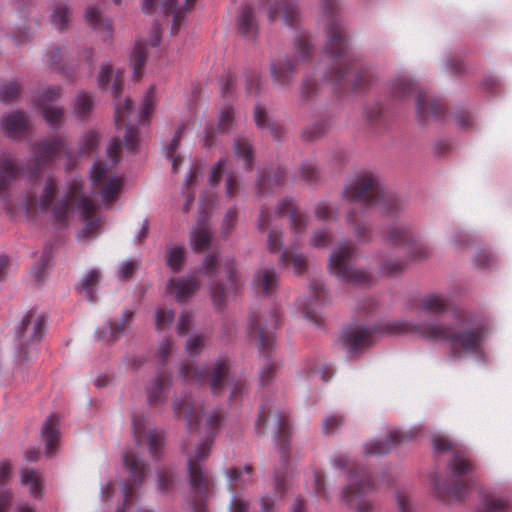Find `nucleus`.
<instances>
[{
    "mask_svg": "<svg viewBox=\"0 0 512 512\" xmlns=\"http://www.w3.org/2000/svg\"><path fill=\"white\" fill-rule=\"evenodd\" d=\"M21 484L30 486V494L34 498H41L43 486L39 476L32 469H24L22 471Z\"/></svg>",
    "mask_w": 512,
    "mask_h": 512,
    "instance_id": "obj_49",
    "label": "nucleus"
},
{
    "mask_svg": "<svg viewBox=\"0 0 512 512\" xmlns=\"http://www.w3.org/2000/svg\"><path fill=\"white\" fill-rule=\"evenodd\" d=\"M173 410L176 417H184L190 431L197 429L203 411V405L200 401L193 399L191 396L176 398L173 401Z\"/></svg>",
    "mask_w": 512,
    "mask_h": 512,
    "instance_id": "obj_24",
    "label": "nucleus"
},
{
    "mask_svg": "<svg viewBox=\"0 0 512 512\" xmlns=\"http://www.w3.org/2000/svg\"><path fill=\"white\" fill-rule=\"evenodd\" d=\"M253 286L258 293L270 295L278 286V276L274 268L259 269L253 279Z\"/></svg>",
    "mask_w": 512,
    "mask_h": 512,
    "instance_id": "obj_34",
    "label": "nucleus"
},
{
    "mask_svg": "<svg viewBox=\"0 0 512 512\" xmlns=\"http://www.w3.org/2000/svg\"><path fill=\"white\" fill-rule=\"evenodd\" d=\"M434 488L437 497L442 501H460L467 494L469 484L462 480L436 479Z\"/></svg>",
    "mask_w": 512,
    "mask_h": 512,
    "instance_id": "obj_27",
    "label": "nucleus"
},
{
    "mask_svg": "<svg viewBox=\"0 0 512 512\" xmlns=\"http://www.w3.org/2000/svg\"><path fill=\"white\" fill-rule=\"evenodd\" d=\"M211 238L212 235L206 220L199 221L190 235L193 250L200 252L207 249L211 243Z\"/></svg>",
    "mask_w": 512,
    "mask_h": 512,
    "instance_id": "obj_37",
    "label": "nucleus"
},
{
    "mask_svg": "<svg viewBox=\"0 0 512 512\" xmlns=\"http://www.w3.org/2000/svg\"><path fill=\"white\" fill-rule=\"evenodd\" d=\"M134 439L140 445L146 438L149 453L152 458L160 459L159 452L164 447V434L157 429H151L146 432V419L143 415H134L132 417Z\"/></svg>",
    "mask_w": 512,
    "mask_h": 512,
    "instance_id": "obj_20",
    "label": "nucleus"
},
{
    "mask_svg": "<svg viewBox=\"0 0 512 512\" xmlns=\"http://www.w3.org/2000/svg\"><path fill=\"white\" fill-rule=\"evenodd\" d=\"M123 84L124 72L118 70L112 85V93L115 99V123L119 131L124 130V146L128 150L134 151L139 143V131L130 119L132 114V102L129 98L125 99L123 104L117 101V98L122 92Z\"/></svg>",
    "mask_w": 512,
    "mask_h": 512,
    "instance_id": "obj_12",
    "label": "nucleus"
},
{
    "mask_svg": "<svg viewBox=\"0 0 512 512\" xmlns=\"http://www.w3.org/2000/svg\"><path fill=\"white\" fill-rule=\"evenodd\" d=\"M69 19H70L69 8L63 3L57 4L52 12V16H51L52 24L58 30H64L68 27Z\"/></svg>",
    "mask_w": 512,
    "mask_h": 512,
    "instance_id": "obj_51",
    "label": "nucleus"
},
{
    "mask_svg": "<svg viewBox=\"0 0 512 512\" xmlns=\"http://www.w3.org/2000/svg\"><path fill=\"white\" fill-rule=\"evenodd\" d=\"M253 468L251 465H245L243 469L232 467L227 471L231 489L236 490L238 487H244L252 481Z\"/></svg>",
    "mask_w": 512,
    "mask_h": 512,
    "instance_id": "obj_44",
    "label": "nucleus"
},
{
    "mask_svg": "<svg viewBox=\"0 0 512 512\" xmlns=\"http://www.w3.org/2000/svg\"><path fill=\"white\" fill-rule=\"evenodd\" d=\"M123 462L130 473V479L124 483L122 491L124 495V503L116 512H128L131 508L136 491L144 483L145 477L149 472V465L141 461L132 451H127L123 455ZM137 512H150L149 510L139 508Z\"/></svg>",
    "mask_w": 512,
    "mask_h": 512,
    "instance_id": "obj_14",
    "label": "nucleus"
},
{
    "mask_svg": "<svg viewBox=\"0 0 512 512\" xmlns=\"http://www.w3.org/2000/svg\"><path fill=\"white\" fill-rule=\"evenodd\" d=\"M414 91L417 93V112L422 121L439 120L444 116L445 104L440 99L432 98L425 91L419 89L407 76H398L391 86V93L397 99H404Z\"/></svg>",
    "mask_w": 512,
    "mask_h": 512,
    "instance_id": "obj_8",
    "label": "nucleus"
},
{
    "mask_svg": "<svg viewBox=\"0 0 512 512\" xmlns=\"http://www.w3.org/2000/svg\"><path fill=\"white\" fill-rule=\"evenodd\" d=\"M184 264V249L174 245L167 251V265L173 272H179Z\"/></svg>",
    "mask_w": 512,
    "mask_h": 512,
    "instance_id": "obj_53",
    "label": "nucleus"
},
{
    "mask_svg": "<svg viewBox=\"0 0 512 512\" xmlns=\"http://www.w3.org/2000/svg\"><path fill=\"white\" fill-rule=\"evenodd\" d=\"M279 265L284 268L292 265L294 272L300 275L307 270L308 260L303 254L292 253L290 250L286 249L280 254Z\"/></svg>",
    "mask_w": 512,
    "mask_h": 512,
    "instance_id": "obj_41",
    "label": "nucleus"
},
{
    "mask_svg": "<svg viewBox=\"0 0 512 512\" xmlns=\"http://www.w3.org/2000/svg\"><path fill=\"white\" fill-rule=\"evenodd\" d=\"M254 117L259 128H268L275 140L282 139L285 134L284 128L279 123L271 121L266 110L259 104L255 106Z\"/></svg>",
    "mask_w": 512,
    "mask_h": 512,
    "instance_id": "obj_39",
    "label": "nucleus"
},
{
    "mask_svg": "<svg viewBox=\"0 0 512 512\" xmlns=\"http://www.w3.org/2000/svg\"><path fill=\"white\" fill-rule=\"evenodd\" d=\"M271 425L277 434L279 441V454L281 458V468L275 471L274 486L275 492L282 497L288 488V440L290 436L289 416L285 412L273 410L269 402H265L260 406L258 418L256 420V432L259 435L265 433L266 427Z\"/></svg>",
    "mask_w": 512,
    "mask_h": 512,
    "instance_id": "obj_6",
    "label": "nucleus"
},
{
    "mask_svg": "<svg viewBox=\"0 0 512 512\" xmlns=\"http://www.w3.org/2000/svg\"><path fill=\"white\" fill-rule=\"evenodd\" d=\"M161 40V28L159 24H155L152 28L151 34L146 41L138 40L131 53V65L133 68L132 78L134 81H139L143 75V68L146 64L148 52L147 46L156 47Z\"/></svg>",
    "mask_w": 512,
    "mask_h": 512,
    "instance_id": "obj_21",
    "label": "nucleus"
},
{
    "mask_svg": "<svg viewBox=\"0 0 512 512\" xmlns=\"http://www.w3.org/2000/svg\"><path fill=\"white\" fill-rule=\"evenodd\" d=\"M448 467L455 476L467 475L474 469L473 463L464 452H455Z\"/></svg>",
    "mask_w": 512,
    "mask_h": 512,
    "instance_id": "obj_45",
    "label": "nucleus"
},
{
    "mask_svg": "<svg viewBox=\"0 0 512 512\" xmlns=\"http://www.w3.org/2000/svg\"><path fill=\"white\" fill-rule=\"evenodd\" d=\"M184 130H185V125H179L171 143L167 147L166 155H167V158L172 161L173 173L178 172L179 167L183 162V158L180 155L175 156V152L179 146V143L181 141L182 134H183Z\"/></svg>",
    "mask_w": 512,
    "mask_h": 512,
    "instance_id": "obj_48",
    "label": "nucleus"
},
{
    "mask_svg": "<svg viewBox=\"0 0 512 512\" xmlns=\"http://www.w3.org/2000/svg\"><path fill=\"white\" fill-rule=\"evenodd\" d=\"M197 0H186L185 7H178L176 5V0H163L160 6L162 13L165 16H172V27L171 33L177 34L180 30L185 13L194 8V5Z\"/></svg>",
    "mask_w": 512,
    "mask_h": 512,
    "instance_id": "obj_33",
    "label": "nucleus"
},
{
    "mask_svg": "<svg viewBox=\"0 0 512 512\" xmlns=\"http://www.w3.org/2000/svg\"><path fill=\"white\" fill-rule=\"evenodd\" d=\"M230 360H217L210 372L196 366L194 363L183 364L180 367V374L185 380L190 382H201L209 380L210 389L214 394H218L224 387L225 380L230 371Z\"/></svg>",
    "mask_w": 512,
    "mask_h": 512,
    "instance_id": "obj_15",
    "label": "nucleus"
},
{
    "mask_svg": "<svg viewBox=\"0 0 512 512\" xmlns=\"http://www.w3.org/2000/svg\"><path fill=\"white\" fill-rule=\"evenodd\" d=\"M46 319L44 315L29 311L22 319L17 330L21 350L23 346L38 343L45 332Z\"/></svg>",
    "mask_w": 512,
    "mask_h": 512,
    "instance_id": "obj_19",
    "label": "nucleus"
},
{
    "mask_svg": "<svg viewBox=\"0 0 512 512\" xmlns=\"http://www.w3.org/2000/svg\"><path fill=\"white\" fill-rule=\"evenodd\" d=\"M338 209L333 207L327 201H320L316 204L314 209L315 217L322 221H329L336 217Z\"/></svg>",
    "mask_w": 512,
    "mask_h": 512,
    "instance_id": "obj_56",
    "label": "nucleus"
},
{
    "mask_svg": "<svg viewBox=\"0 0 512 512\" xmlns=\"http://www.w3.org/2000/svg\"><path fill=\"white\" fill-rule=\"evenodd\" d=\"M346 221L353 228L355 237L359 242H369L371 240L370 228L358 220L354 210L348 212Z\"/></svg>",
    "mask_w": 512,
    "mask_h": 512,
    "instance_id": "obj_47",
    "label": "nucleus"
},
{
    "mask_svg": "<svg viewBox=\"0 0 512 512\" xmlns=\"http://www.w3.org/2000/svg\"><path fill=\"white\" fill-rule=\"evenodd\" d=\"M91 181L95 191H97L105 205H111L120 194L122 179L117 176H107V166L99 161L95 162L91 169Z\"/></svg>",
    "mask_w": 512,
    "mask_h": 512,
    "instance_id": "obj_18",
    "label": "nucleus"
},
{
    "mask_svg": "<svg viewBox=\"0 0 512 512\" xmlns=\"http://www.w3.org/2000/svg\"><path fill=\"white\" fill-rule=\"evenodd\" d=\"M100 278V272L96 269H92L82 278L80 284L76 288L81 293H84L90 302H95V291Z\"/></svg>",
    "mask_w": 512,
    "mask_h": 512,
    "instance_id": "obj_43",
    "label": "nucleus"
},
{
    "mask_svg": "<svg viewBox=\"0 0 512 512\" xmlns=\"http://www.w3.org/2000/svg\"><path fill=\"white\" fill-rule=\"evenodd\" d=\"M283 246V233L281 229H272L268 234L267 248L270 253H278Z\"/></svg>",
    "mask_w": 512,
    "mask_h": 512,
    "instance_id": "obj_64",
    "label": "nucleus"
},
{
    "mask_svg": "<svg viewBox=\"0 0 512 512\" xmlns=\"http://www.w3.org/2000/svg\"><path fill=\"white\" fill-rule=\"evenodd\" d=\"M269 2L268 17L270 22H274L280 17L289 27L297 25L300 14L296 0H269Z\"/></svg>",
    "mask_w": 512,
    "mask_h": 512,
    "instance_id": "obj_25",
    "label": "nucleus"
},
{
    "mask_svg": "<svg viewBox=\"0 0 512 512\" xmlns=\"http://www.w3.org/2000/svg\"><path fill=\"white\" fill-rule=\"evenodd\" d=\"M478 512H508V504L493 495H486Z\"/></svg>",
    "mask_w": 512,
    "mask_h": 512,
    "instance_id": "obj_54",
    "label": "nucleus"
},
{
    "mask_svg": "<svg viewBox=\"0 0 512 512\" xmlns=\"http://www.w3.org/2000/svg\"><path fill=\"white\" fill-rule=\"evenodd\" d=\"M384 331L388 334L417 332L430 340L447 341L450 343L452 356L457 358L462 354H474L480 351L487 334V326L483 323L468 324L462 318L451 325L438 321L424 323L395 321L387 323Z\"/></svg>",
    "mask_w": 512,
    "mask_h": 512,
    "instance_id": "obj_2",
    "label": "nucleus"
},
{
    "mask_svg": "<svg viewBox=\"0 0 512 512\" xmlns=\"http://www.w3.org/2000/svg\"><path fill=\"white\" fill-rule=\"evenodd\" d=\"M20 94V86L17 82L10 81L0 85V101L8 103L15 100Z\"/></svg>",
    "mask_w": 512,
    "mask_h": 512,
    "instance_id": "obj_58",
    "label": "nucleus"
},
{
    "mask_svg": "<svg viewBox=\"0 0 512 512\" xmlns=\"http://www.w3.org/2000/svg\"><path fill=\"white\" fill-rule=\"evenodd\" d=\"M384 242L393 247H403L406 257L412 260L427 259L431 254L429 248L418 241L406 226H391L385 233Z\"/></svg>",
    "mask_w": 512,
    "mask_h": 512,
    "instance_id": "obj_16",
    "label": "nucleus"
},
{
    "mask_svg": "<svg viewBox=\"0 0 512 512\" xmlns=\"http://www.w3.org/2000/svg\"><path fill=\"white\" fill-rule=\"evenodd\" d=\"M199 278L191 275L183 278H172L167 283L166 289L169 295L178 302H186L199 288Z\"/></svg>",
    "mask_w": 512,
    "mask_h": 512,
    "instance_id": "obj_29",
    "label": "nucleus"
},
{
    "mask_svg": "<svg viewBox=\"0 0 512 512\" xmlns=\"http://www.w3.org/2000/svg\"><path fill=\"white\" fill-rule=\"evenodd\" d=\"M234 121V111L230 106H225L220 112V119L218 122L217 130L220 133H226L232 127Z\"/></svg>",
    "mask_w": 512,
    "mask_h": 512,
    "instance_id": "obj_62",
    "label": "nucleus"
},
{
    "mask_svg": "<svg viewBox=\"0 0 512 512\" xmlns=\"http://www.w3.org/2000/svg\"><path fill=\"white\" fill-rule=\"evenodd\" d=\"M411 438L412 435L410 433L393 431L385 441H373L366 443L364 446V453L375 456L385 455L390 452L392 447L408 441Z\"/></svg>",
    "mask_w": 512,
    "mask_h": 512,
    "instance_id": "obj_32",
    "label": "nucleus"
},
{
    "mask_svg": "<svg viewBox=\"0 0 512 512\" xmlns=\"http://www.w3.org/2000/svg\"><path fill=\"white\" fill-rule=\"evenodd\" d=\"M357 248L351 242L339 244L332 252L329 259L330 272L341 281L351 285H368L371 283V274L351 265L356 256Z\"/></svg>",
    "mask_w": 512,
    "mask_h": 512,
    "instance_id": "obj_9",
    "label": "nucleus"
},
{
    "mask_svg": "<svg viewBox=\"0 0 512 512\" xmlns=\"http://www.w3.org/2000/svg\"><path fill=\"white\" fill-rule=\"evenodd\" d=\"M171 384L172 376L166 371L159 372L155 379L146 386L148 404L151 406L164 404Z\"/></svg>",
    "mask_w": 512,
    "mask_h": 512,
    "instance_id": "obj_30",
    "label": "nucleus"
},
{
    "mask_svg": "<svg viewBox=\"0 0 512 512\" xmlns=\"http://www.w3.org/2000/svg\"><path fill=\"white\" fill-rule=\"evenodd\" d=\"M210 290L213 304L221 309L226 300V288L222 283L214 280L211 284Z\"/></svg>",
    "mask_w": 512,
    "mask_h": 512,
    "instance_id": "obj_63",
    "label": "nucleus"
},
{
    "mask_svg": "<svg viewBox=\"0 0 512 512\" xmlns=\"http://www.w3.org/2000/svg\"><path fill=\"white\" fill-rule=\"evenodd\" d=\"M82 184L78 181H73L69 186V191L65 198L59 200L52 209V213L59 223H64L66 215L69 210V202L75 200L78 210L81 212L84 219H90L94 216L96 207L94 202L81 194Z\"/></svg>",
    "mask_w": 512,
    "mask_h": 512,
    "instance_id": "obj_17",
    "label": "nucleus"
},
{
    "mask_svg": "<svg viewBox=\"0 0 512 512\" xmlns=\"http://www.w3.org/2000/svg\"><path fill=\"white\" fill-rule=\"evenodd\" d=\"M56 194V183L52 176H48L45 180V186L39 199L40 208L47 210L55 197Z\"/></svg>",
    "mask_w": 512,
    "mask_h": 512,
    "instance_id": "obj_52",
    "label": "nucleus"
},
{
    "mask_svg": "<svg viewBox=\"0 0 512 512\" xmlns=\"http://www.w3.org/2000/svg\"><path fill=\"white\" fill-rule=\"evenodd\" d=\"M1 126L8 138L20 139L30 129L31 122L25 112L14 111L2 117Z\"/></svg>",
    "mask_w": 512,
    "mask_h": 512,
    "instance_id": "obj_26",
    "label": "nucleus"
},
{
    "mask_svg": "<svg viewBox=\"0 0 512 512\" xmlns=\"http://www.w3.org/2000/svg\"><path fill=\"white\" fill-rule=\"evenodd\" d=\"M66 147V141L61 136H53L36 141L32 145L33 157L23 167L10 155H0V193L8 190L12 181L25 174L32 182H37L43 171L57 158Z\"/></svg>",
    "mask_w": 512,
    "mask_h": 512,
    "instance_id": "obj_3",
    "label": "nucleus"
},
{
    "mask_svg": "<svg viewBox=\"0 0 512 512\" xmlns=\"http://www.w3.org/2000/svg\"><path fill=\"white\" fill-rule=\"evenodd\" d=\"M222 419L223 416L219 411H213L206 420L208 432L206 440L198 445L194 453H187L189 483L193 493V499L191 501L193 512H207L205 500L210 491V481L204 475L199 462L206 460L209 456L215 433Z\"/></svg>",
    "mask_w": 512,
    "mask_h": 512,
    "instance_id": "obj_5",
    "label": "nucleus"
},
{
    "mask_svg": "<svg viewBox=\"0 0 512 512\" xmlns=\"http://www.w3.org/2000/svg\"><path fill=\"white\" fill-rule=\"evenodd\" d=\"M234 153L238 160L243 161L246 169L251 170L253 165V150L249 141L245 138L238 137L234 142Z\"/></svg>",
    "mask_w": 512,
    "mask_h": 512,
    "instance_id": "obj_46",
    "label": "nucleus"
},
{
    "mask_svg": "<svg viewBox=\"0 0 512 512\" xmlns=\"http://www.w3.org/2000/svg\"><path fill=\"white\" fill-rule=\"evenodd\" d=\"M372 340V331L363 327L348 329L341 336L343 346L351 354L370 347Z\"/></svg>",
    "mask_w": 512,
    "mask_h": 512,
    "instance_id": "obj_28",
    "label": "nucleus"
},
{
    "mask_svg": "<svg viewBox=\"0 0 512 512\" xmlns=\"http://www.w3.org/2000/svg\"><path fill=\"white\" fill-rule=\"evenodd\" d=\"M238 30L248 39H254L258 32L254 11L248 5L241 8L240 15L238 16Z\"/></svg>",
    "mask_w": 512,
    "mask_h": 512,
    "instance_id": "obj_38",
    "label": "nucleus"
},
{
    "mask_svg": "<svg viewBox=\"0 0 512 512\" xmlns=\"http://www.w3.org/2000/svg\"><path fill=\"white\" fill-rule=\"evenodd\" d=\"M48 63L51 68L59 72H65L66 65L64 63V50L60 47H53L47 54Z\"/></svg>",
    "mask_w": 512,
    "mask_h": 512,
    "instance_id": "obj_57",
    "label": "nucleus"
},
{
    "mask_svg": "<svg viewBox=\"0 0 512 512\" xmlns=\"http://www.w3.org/2000/svg\"><path fill=\"white\" fill-rule=\"evenodd\" d=\"M332 243L331 232L328 229H319L311 237L310 244L315 248H327Z\"/></svg>",
    "mask_w": 512,
    "mask_h": 512,
    "instance_id": "obj_61",
    "label": "nucleus"
},
{
    "mask_svg": "<svg viewBox=\"0 0 512 512\" xmlns=\"http://www.w3.org/2000/svg\"><path fill=\"white\" fill-rule=\"evenodd\" d=\"M327 121H317L307 126L303 132V137L307 141H315L323 137L329 129Z\"/></svg>",
    "mask_w": 512,
    "mask_h": 512,
    "instance_id": "obj_55",
    "label": "nucleus"
},
{
    "mask_svg": "<svg viewBox=\"0 0 512 512\" xmlns=\"http://www.w3.org/2000/svg\"><path fill=\"white\" fill-rule=\"evenodd\" d=\"M372 488L373 482L366 469L353 466L349 472L348 485L342 492V501L348 506L355 505L356 512H372L373 506L365 497Z\"/></svg>",
    "mask_w": 512,
    "mask_h": 512,
    "instance_id": "obj_13",
    "label": "nucleus"
},
{
    "mask_svg": "<svg viewBox=\"0 0 512 512\" xmlns=\"http://www.w3.org/2000/svg\"><path fill=\"white\" fill-rule=\"evenodd\" d=\"M86 22L94 29L104 33V39L112 36V25L109 19L101 16L95 7H88L85 13Z\"/></svg>",
    "mask_w": 512,
    "mask_h": 512,
    "instance_id": "obj_40",
    "label": "nucleus"
},
{
    "mask_svg": "<svg viewBox=\"0 0 512 512\" xmlns=\"http://www.w3.org/2000/svg\"><path fill=\"white\" fill-rule=\"evenodd\" d=\"M42 434L46 442L47 454L53 455L60 439L59 419L55 414L51 415L45 422Z\"/></svg>",
    "mask_w": 512,
    "mask_h": 512,
    "instance_id": "obj_35",
    "label": "nucleus"
},
{
    "mask_svg": "<svg viewBox=\"0 0 512 512\" xmlns=\"http://www.w3.org/2000/svg\"><path fill=\"white\" fill-rule=\"evenodd\" d=\"M132 317H133V311H131V310L123 311L121 321L120 322H109V324L105 328H103L102 330H99L97 332L98 337L100 339H103L106 341L117 340L123 333L126 324L131 321Z\"/></svg>",
    "mask_w": 512,
    "mask_h": 512,
    "instance_id": "obj_36",
    "label": "nucleus"
},
{
    "mask_svg": "<svg viewBox=\"0 0 512 512\" xmlns=\"http://www.w3.org/2000/svg\"><path fill=\"white\" fill-rule=\"evenodd\" d=\"M294 50L298 56L293 58L285 57L271 62V76L278 85H290L298 71L299 64L310 59L313 46L305 33L299 34L294 39Z\"/></svg>",
    "mask_w": 512,
    "mask_h": 512,
    "instance_id": "obj_11",
    "label": "nucleus"
},
{
    "mask_svg": "<svg viewBox=\"0 0 512 512\" xmlns=\"http://www.w3.org/2000/svg\"><path fill=\"white\" fill-rule=\"evenodd\" d=\"M208 340V337L204 334H199L190 337L186 343V351L191 357H195L200 354V352L205 347V344Z\"/></svg>",
    "mask_w": 512,
    "mask_h": 512,
    "instance_id": "obj_60",
    "label": "nucleus"
},
{
    "mask_svg": "<svg viewBox=\"0 0 512 512\" xmlns=\"http://www.w3.org/2000/svg\"><path fill=\"white\" fill-rule=\"evenodd\" d=\"M327 20V42L324 53L329 56L332 64L331 71L326 79L336 86L345 88L348 84L353 91H361L367 88L373 79L369 69L356 70L354 60L349 51V43L345 28L336 12L335 0H323Z\"/></svg>",
    "mask_w": 512,
    "mask_h": 512,
    "instance_id": "obj_1",
    "label": "nucleus"
},
{
    "mask_svg": "<svg viewBox=\"0 0 512 512\" xmlns=\"http://www.w3.org/2000/svg\"><path fill=\"white\" fill-rule=\"evenodd\" d=\"M238 222V210L236 207L229 208L223 218L221 224V233L225 236L230 235L235 229Z\"/></svg>",
    "mask_w": 512,
    "mask_h": 512,
    "instance_id": "obj_59",
    "label": "nucleus"
},
{
    "mask_svg": "<svg viewBox=\"0 0 512 512\" xmlns=\"http://www.w3.org/2000/svg\"><path fill=\"white\" fill-rule=\"evenodd\" d=\"M342 195L345 200L362 203L365 208H377L385 216L396 214L402 207L399 198L385 191L380 178L369 171L356 174Z\"/></svg>",
    "mask_w": 512,
    "mask_h": 512,
    "instance_id": "obj_4",
    "label": "nucleus"
},
{
    "mask_svg": "<svg viewBox=\"0 0 512 512\" xmlns=\"http://www.w3.org/2000/svg\"><path fill=\"white\" fill-rule=\"evenodd\" d=\"M274 216L289 217V226L295 235H303L307 229L309 216L306 212L301 211L292 197L281 198L274 212L268 207L261 206L260 213L256 222L259 231L264 232L271 224Z\"/></svg>",
    "mask_w": 512,
    "mask_h": 512,
    "instance_id": "obj_10",
    "label": "nucleus"
},
{
    "mask_svg": "<svg viewBox=\"0 0 512 512\" xmlns=\"http://www.w3.org/2000/svg\"><path fill=\"white\" fill-rule=\"evenodd\" d=\"M286 171L282 167H276L273 171L263 170L256 182V191L259 197L273 194L283 183Z\"/></svg>",
    "mask_w": 512,
    "mask_h": 512,
    "instance_id": "obj_31",
    "label": "nucleus"
},
{
    "mask_svg": "<svg viewBox=\"0 0 512 512\" xmlns=\"http://www.w3.org/2000/svg\"><path fill=\"white\" fill-rule=\"evenodd\" d=\"M280 312L274 308L265 317L253 314L249 322V337L258 347L259 354L266 358V363L260 371V382L262 386L268 384L276 373V365L271 361L274 349V330L278 328Z\"/></svg>",
    "mask_w": 512,
    "mask_h": 512,
    "instance_id": "obj_7",
    "label": "nucleus"
},
{
    "mask_svg": "<svg viewBox=\"0 0 512 512\" xmlns=\"http://www.w3.org/2000/svg\"><path fill=\"white\" fill-rule=\"evenodd\" d=\"M61 96L59 87H51L45 90L37 99V106L41 109L42 115L51 126H59L64 121V110L61 106L53 103Z\"/></svg>",
    "mask_w": 512,
    "mask_h": 512,
    "instance_id": "obj_22",
    "label": "nucleus"
},
{
    "mask_svg": "<svg viewBox=\"0 0 512 512\" xmlns=\"http://www.w3.org/2000/svg\"><path fill=\"white\" fill-rule=\"evenodd\" d=\"M75 113L81 119H85L93 110L94 101L92 95L80 92L75 100Z\"/></svg>",
    "mask_w": 512,
    "mask_h": 512,
    "instance_id": "obj_50",
    "label": "nucleus"
},
{
    "mask_svg": "<svg viewBox=\"0 0 512 512\" xmlns=\"http://www.w3.org/2000/svg\"><path fill=\"white\" fill-rule=\"evenodd\" d=\"M223 271L231 288L237 289L239 284L236 278V271L233 259L219 261L217 256L208 255L202 264V272L210 278H217Z\"/></svg>",
    "mask_w": 512,
    "mask_h": 512,
    "instance_id": "obj_23",
    "label": "nucleus"
},
{
    "mask_svg": "<svg viewBox=\"0 0 512 512\" xmlns=\"http://www.w3.org/2000/svg\"><path fill=\"white\" fill-rule=\"evenodd\" d=\"M448 307V299L436 293H430L422 297L420 308L428 313L438 314L444 312Z\"/></svg>",
    "mask_w": 512,
    "mask_h": 512,
    "instance_id": "obj_42",
    "label": "nucleus"
}]
</instances>
